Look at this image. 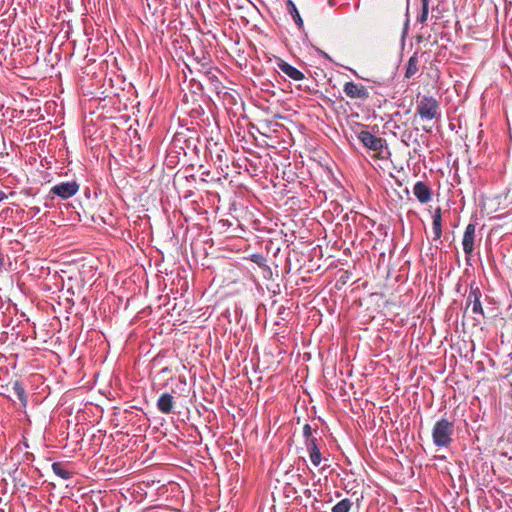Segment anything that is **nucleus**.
<instances>
[{
    "label": "nucleus",
    "instance_id": "nucleus-1",
    "mask_svg": "<svg viewBox=\"0 0 512 512\" xmlns=\"http://www.w3.org/2000/svg\"><path fill=\"white\" fill-rule=\"evenodd\" d=\"M454 422L441 418L433 426L432 440L437 447H449L453 442Z\"/></svg>",
    "mask_w": 512,
    "mask_h": 512
},
{
    "label": "nucleus",
    "instance_id": "nucleus-2",
    "mask_svg": "<svg viewBox=\"0 0 512 512\" xmlns=\"http://www.w3.org/2000/svg\"><path fill=\"white\" fill-rule=\"evenodd\" d=\"M416 114L423 120L438 119L441 116L440 104L432 96H423L417 101Z\"/></svg>",
    "mask_w": 512,
    "mask_h": 512
},
{
    "label": "nucleus",
    "instance_id": "nucleus-3",
    "mask_svg": "<svg viewBox=\"0 0 512 512\" xmlns=\"http://www.w3.org/2000/svg\"><path fill=\"white\" fill-rule=\"evenodd\" d=\"M80 185L76 181L61 182L51 187L48 197L53 199L55 196L67 200L76 195Z\"/></svg>",
    "mask_w": 512,
    "mask_h": 512
},
{
    "label": "nucleus",
    "instance_id": "nucleus-4",
    "mask_svg": "<svg viewBox=\"0 0 512 512\" xmlns=\"http://www.w3.org/2000/svg\"><path fill=\"white\" fill-rule=\"evenodd\" d=\"M482 292L475 282L469 285V294L466 298L465 311L472 306V312L481 318L485 317L484 310L481 303Z\"/></svg>",
    "mask_w": 512,
    "mask_h": 512
},
{
    "label": "nucleus",
    "instance_id": "nucleus-5",
    "mask_svg": "<svg viewBox=\"0 0 512 512\" xmlns=\"http://www.w3.org/2000/svg\"><path fill=\"white\" fill-rule=\"evenodd\" d=\"M357 138L369 150L380 152L386 145V140L375 136L370 131L362 129L357 132Z\"/></svg>",
    "mask_w": 512,
    "mask_h": 512
},
{
    "label": "nucleus",
    "instance_id": "nucleus-6",
    "mask_svg": "<svg viewBox=\"0 0 512 512\" xmlns=\"http://www.w3.org/2000/svg\"><path fill=\"white\" fill-rule=\"evenodd\" d=\"M343 92L348 98L357 99L362 102H365L370 98L368 89L364 85L353 81L346 82L343 85Z\"/></svg>",
    "mask_w": 512,
    "mask_h": 512
},
{
    "label": "nucleus",
    "instance_id": "nucleus-7",
    "mask_svg": "<svg viewBox=\"0 0 512 512\" xmlns=\"http://www.w3.org/2000/svg\"><path fill=\"white\" fill-rule=\"evenodd\" d=\"M475 232H476V225L473 223H469L464 231L463 239H462V246L463 251L466 256V260L469 261L470 257L472 256V253L474 251V242H475Z\"/></svg>",
    "mask_w": 512,
    "mask_h": 512
},
{
    "label": "nucleus",
    "instance_id": "nucleus-8",
    "mask_svg": "<svg viewBox=\"0 0 512 512\" xmlns=\"http://www.w3.org/2000/svg\"><path fill=\"white\" fill-rule=\"evenodd\" d=\"M413 193L421 204H427L432 200L433 191L426 182L417 181L413 187Z\"/></svg>",
    "mask_w": 512,
    "mask_h": 512
},
{
    "label": "nucleus",
    "instance_id": "nucleus-9",
    "mask_svg": "<svg viewBox=\"0 0 512 512\" xmlns=\"http://www.w3.org/2000/svg\"><path fill=\"white\" fill-rule=\"evenodd\" d=\"M277 66L284 74H286L289 78H291L294 81H301L305 78L304 74L300 70L290 65L281 58H278Z\"/></svg>",
    "mask_w": 512,
    "mask_h": 512
},
{
    "label": "nucleus",
    "instance_id": "nucleus-10",
    "mask_svg": "<svg viewBox=\"0 0 512 512\" xmlns=\"http://www.w3.org/2000/svg\"><path fill=\"white\" fill-rule=\"evenodd\" d=\"M175 400L170 393H163L159 396L156 406L157 409L163 414L173 413Z\"/></svg>",
    "mask_w": 512,
    "mask_h": 512
},
{
    "label": "nucleus",
    "instance_id": "nucleus-11",
    "mask_svg": "<svg viewBox=\"0 0 512 512\" xmlns=\"http://www.w3.org/2000/svg\"><path fill=\"white\" fill-rule=\"evenodd\" d=\"M419 72V55L418 52H414L408 59L405 70V78L410 79Z\"/></svg>",
    "mask_w": 512,
    "mask_h": 512
},
{
    "label": "nucleus",
    "instance_id": "nucleus-12",
    "mask_svg": "<svg viewBox=\"0 0 512 512\" xmlns=\"http://www.w3.org/2000/svg\"><path fill=\"white\" fill-rule=\"evenodd\" d=\"M433 222H432V229L434 234V240H440L442 236V213L441 208L438 207L435 209V212L433 214Z\"/></svg>",
    "mask_w": 512,
    "mask_h": 512
},
{
    "label": "nucleus",
    "instance_id": "nucleus-13",
    "mask_svg": "<svg viewBox=\"0 0 512 512\" xmlns=\"http://www.w3.org/2000/svg\"><path fill=\"white\" fill-rule=\"evenodd\" d=\"M53 472L62 478L63 480H69L73 477V472L66 468V465L62 462H54L52 464Z\"/></svg>",
    "mask_w": 512,
    "mask_h": 512
},
{
    "label": "nucleus",
    "instance_id": "nucleus-14",
    "mask_svg": "<svg viewBox=\"0 0 512 512\" xmlns=\"http://www.w3.org/2000/svg\"><path fill=\"white\" fill-rule=\"evenodd\" d=\"M287 10H288L289 14L291 15V17L293 18V20L295 21L296 25L299 28L302 27L303 20L299 14V11H298L296 5L291 0L287 1Z\"/></svg>",
    "mask_w": 512,
    "mask_h": 512
},
{
    "label": "nucleus",
    "instance_id": "nucleus-15",
    "mask_svg": "<svg viewBox=\"0 0 512 512\" xmlns=\"http://www.w3.org/2000/svg\"><path fill=\"white\" fill-rule=\"evenodd\" d=\"M430 0H421V13L417 16V22L425 24L429 15Z\"/></svg>",
    "mask_w": 512,
    "mask_h": 512
},
{
    "label": "nucleus",
    "instance_id": "nucleus-16",
    "mask_svg": "<svg viewBox=\"0 0 512 512\" xmlns=\"http://www.w3.org/2000/svg\"><path fill=\"white\" fill-rule=\"evenodd\" d=\"M352 505L353 503L351 502V500L345 498L333 506L332 512H349Z\"/></svg>",
    "mask_w": 512,
    "mask_h": 512
},
{
    "label": "nucleus",
    "instance_id": "nucleus-17",
    "mask_svg": "<svg viewBox=\"0 0 512 512\" xmlns=\"http://www.w3.org/2000/svg\"><path fill=\"white\" fill-rule=\"evenodd\" d=\"M320 442H321V438H317V437L309 438V439L305 440L304 443H305L308 453H312L317 450H320Z\"/></svg>",
    "mask_w": 512,
    "mask_h": 512
},
{
    "label": "nucleus",
    "instance_id": "nucleus-18",
    "mask_svg": "<svg viewBox=\"0 0 512 512\" xmlns=\"http://www.w3.org/2000/svg\"><path fill=\"white\" fill-rule=\"evenodd\" d=\"M13 389L20 401H26L25 390L21 384L15 383Z\"/></svg>",
    "mask_w": 512,
    "mask_h": 512
},
{
    "label": "nucleus",
    "instance_id": "nucleus-19",
    "mask_svg": "<svg viewBox=\"0 0 512 512\" xmlns=\"http://www.w3.org/2000/svg\"><path fill=\"white\" fill-rule=\"evenodd\" d=\"M313 432L317 433V429L313 430L310 424H305L303 426V437L304 441L309 438H315L316 436L313 434Z\"/></svg>",
    "mask_w": 512,
    "mask_h": 512
},
{
    "label": "nucleus",
    "instance_id": "nucleus-20",
    "mask_svg": "<svg viewBox=\"0 0 512 512\" xmlns=\"http://www.w3.org/2000/svg\"><path fill=\"white\" fill-rule=\"evenodd\" d=\"M309 458L314 466H319L322 461V454L320 450L309 453Z\"/></svg>",
    "mask_w": 512,
    "mask_h": 512
},
{
    "label": "nucleus",
    "instance_id": "nucleus-21",
    "mask_svg": "<svg viewBox=\"0 0 512 512\" xmlns=\"http://www.w3.org/2000/svg\"><path fill=\"white\" fill-rule=\"evenodd\" d=\"M413 134L411 131H404L403 134H402V142L406 145V146H409L410 145V140L412 138Z\"/></svg>",
    "mask_w": 512,
    "mask_h": 512
},
{
    "label": "nucleus",
    "instance_id": "nucleus-22",
    "mask_svg": "<svg viewBox=\"0 0 512 512\" xmlns=\"http://www.w3.org/2000/svg\"><path fill=\"white\" fill-rule=\"evenodd\" d=\"M5 265V257L4 254L0 251V272L3 270Z\"/></svg>",
    "mask_w": 512,
    "mask_h": 512
},
{
    "label": "nucleus",
    "instance_id": "nucleus-23",
    "mask_svg": "<svg viewBox=\"0 0 512 512\" xmlns=\"http://www.w3.org/2000/svg\"><path fill=\"white\" fill-rule=\"evenodd\" d=\"M30 212L32 213L33 216H35L40 212V208L39 207H31Z\"/></svg>",
    "mask_w": 512,
    "mask_h": 512
},
{
    "label": "nucleus",
    "instance_id": "nucleus-24",
    "mask_svg": "<svg viewBox=\"0 0 512 512\" xmlns=\"http://www.w3.org/2000/svg\"><path fill=\"white\" fill-rule=\"evenodd\" d=\"M208 77H209V79H210L211 81H217V82H219V81H218V78H217L214 74H212L211 72H208Z\"/></svg>",
    "mask_w": 512,
    "mask_h": 512
},
{
    "label": "nucleus",
    "instance_id": "nucleus-25",
    "mask_svg": "<svg viewBox=\"0 0 512 512\" xmlns=\"http://www.w3.org/2000/svg\"><path fill=\"white\" fill-rule=\"evenodd\" d=\"M7 198V195L0 190V202Z\"/></svg>",
    "mask_w": 512,
    "mask_h": 512
},
{
    "label": "nucleus",
    "instance_id": "nucleus-26",
    "mask_svg": "<svg viewBox=\"0 0 512 512\" xmlns=\"http://www.w3.org/2000/svg\"><path fill=\"white\" fill-rule=\"evenodd\" d=\"M351 72L357 77V78H360V79H363V80H367L366 78L364 77H361L360 75H358V73L355 71V70H351Z\"/></svg>",
    "mask_w": 512,
    "mask_h": 512
},
{
    "label": "nucleus",
    "instance_id": "nucleus-27",
    "mask_svg": "<svg viewBox=\"0 0 512 512\" xmlns=\"http://www.w3.org/2000/svg\"><path fill=\"white\" fill-rule=\"evenodd\" d=\"M474 320H475L476 324H479V323H480V319H479V318L474 317Z\"/></svg>",
    "mask_w": 512,
    "mask_h": 512
},
{
    "label": "nucleus",
    "instance_id": "nucleus-28",
    "mask_svg": "<svg viewBox=\"0 0 512 512\" xmlns=\"http://www.w3.org/2000/svg\"><path fill=\"white\" fill-rule=\"evenodd\" d=\"M510 387H511V393H510V398L512 399V382H510Z\"/></svg>",
    "mask_w": 512,
    "mask_h": 512
}]
</instances>
